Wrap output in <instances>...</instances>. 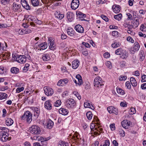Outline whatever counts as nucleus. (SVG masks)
Wrapping results in <instances>:
<instances>
[{"label": "nucleus", "instance_id": "nucleus-1", "mask_svg": "<svg viewBox=\"0 0 146 146\" xmlns=\"http://www.w3.org/2000/svg\"><path fill=\"white\" fill-rule=\"evenodd\" d=\"M32 114L30 111H27L21 117V119L24 120L28 123H30L32 121Z\"/></svg>", "mask_w": 146, "mask_h": 146}, {"label": "nucleus", "instance_id": "nucleus-2", "mask_svg": "<svg viewBox=\"0 0 146 146\" xmlns=\"http://www.w3.org/2000/svg\"><path fill=\"white\" fill-rule=\"evenodd\" d=\"M14 60L19 63H24L26 61L25 56V55H13Z\"/></svg>", "mask_w": 146, "mask_h": 146}, {"label": "nucleus", "instance_id": "nucleus-3", "mask_svg": "<svg viewBox=\"0 0 146 146\" xmlns=\"http://www.w3.org/2000/svg\"><path fill=\"white\" fill-rule=\"evenodd\" d=\"M31 133L33 135H38L39 134L41 129L40 127L37 125H33L30 128Z\"/></svg>", "mask_w": 146, "mask_h": 146}, {"label": "nucleus", "instance_id": "nucleus-4", "mask_svg": "<svg viewBox=\"0 0 146 146\" xmlns=\"http://www.w3.org/2000/svg\"><path fill=\"white\" fill-rule=\"evenodd\" d=\"M94 85L96 88H100L104 85L103 82L101 78L99 76L96 77L94 80Z\"/></svg>", "mask_w": 146, "mask_h": 146}, {"label": "nucleus", "instance_id": "nucleus-5", "mask_svg": "<svg viewBox=\"0 0 146 146\" xmlns=\"http://www.w3.org/2000/svg\"><path fill=\"white\" fill-rule=\"evenodd\" d=\"M9 134L6 132L5 131H0V139H1V140L3 142H5L7 140H10L11 138L9 137Z\"/></svg>", "mask_w": 146, "mask_h": 146}, {"label": "nucleus", "instance_id": "nucleus-6", "mask_svg": "<svg viewBox=\"0 0 146 146\" xmlns=\"http://www.w3.org/2000/svg\"><path fill=\"white\" fill-rule=\"evenodd\" d=\"M128 56V53L125 50L121 48H119V57L125 59Z\"/></svg>", "mask_w": 146, "mask_h": 146}, {"label": "nucleus", "instance_id": "nucleus-7", "mask_svg": "<svg viewBox=\"0 0 146 146\" xmlns=\"http://www.w3.org/2000/svg\"><path fill=\"white\" fill-rule=\"evenodd\" d=\"M75 104L74 100L72 98L67 100L65 104L66 106L68 108H72L75 105Z\"/></svg>", "mask_w": 146, "mask_h": 146}, {"label": "nucleus", "instance_id": "nucleus-8", "mask_svg": "<svg viewBox=\"0 0 146 146\" xmlns=\"http://www.w3.org/2000/svg\"><path fill=\"white\" fill-rule=\"evenodd\" d=\"M44 90L45 94L47 96H52L54 93L53 89L49 87L45 86Z\"/></svg>", "mask_w": 146, "mask_h": 146}, {"label": "nucleus", "instance_id": "nucleus-9", "mask_svg": "<svg viewBox=\"0 0 146 146\" xmlns=\"http://www.w3.org/2000/svg\"><path fill=\"white\" fill-rule=\"evenodd\" d=\"M48 44L49 46V48L52 50H54L56 48V46L54 40L51 37H49L48 39Z\"/></svg>", "mask_w": 146, "mask_h": 146}, {"label": "nucleus", "instance_id": "nucleus-10", "mask_svg": "<svg viewBox=\"0 0 146 146\" xmlns=\"http://www.w3.org/2000/svg\"><path fill=\"white\" fill-rule=\"evenodd\" d=\"M79 4V0H72L71 3V7L72 9L76 10L78 7Z\"/></svg>", "mask_w": 146, "mask_h": 146}, {"label": "nucleus", "instance_id": "nucleus-11", "mask_svg": "<svg viewBox=\"0 0 146 146\" xmlns=\"http://www.w3.org/2000/svg\"><path fill=\"white\" fill-rule=\"evenodd\" d=\"M69 80L67 78L61 79L57 83V85L59 86H64L68 83Z\"/></svg>", "mask_w": 146, "mask_h": 146}, {"label": "nucleus", "instance_id": "nucleus-12", "mask_svg": "<svg viewBox=\"0 0 146 146\" xmlns=\"http://www.w3.org/2000/svg\"><path fill=\"white\" fill-rule=\"evenodd\" d=\"M74 16V14L70 11L68 12L66 14V17L69 22H71L73 20Z\"/></svg>", "mask_w": 146, "mask_h": 146}, {"label": "nucleus", "instance_id": "nucleus-13", "mask_svg": "<svg viewBox=\"0 0 146 146\" xmlns=\"http://www.w3.org/2000/svg\"><path fill=\"white\" fill-rule=\"evenodd\" d=\"M56 17L59 20H61L64 17V14L59 11H56L54 13Z\"/></svg>", "mask_w": 146, "mask_h": 146}, {"label": "nucleus", "instance_id": "nucleus-14", "mask_svg": "<svg viewBox=\"0 0 146 146\" xmlns=\"http://www.w3.org/2000/svg\"><path fill=\"white\" fill-rule=\"evenodd\" d=\"M39 47L38 50H41L46 49L48 46L46 42H42L38 45Z\"/></svg>", "mask_w": 146, "mask_h": 146}, {"label": "nucleus", "instance_id": "nucleus-15", "mask_svg": "<svg viewBox=\"0 0 146 146\" xmlns=\"http://www.w3.org/2000/svg\"><path fill=\"white\" fill-rule=\"evenodd\" d=\"M130 121L127 120H123L121 122V125L125 128H128L130 125Z\"/></svg>", "mask_w": 146, "mask_h": 146}, {"label": "nucleus", "instance_id": "nucleus-16", "mask_svg": "<svg viewBox=\"0 0 146 146\" xmlns=\"http://www.w3.org/2000/svg\"><path fill=\"white\" fill-rule=\"evenodd\" d=\"M74 29L78 33H82L84 32V28L80 25H76Z\"/></svg>", "mask_w": 146, "mask_h": 146}, {"label": "nucleus", "instance_id": "nucleus-17", "mask_svg": "<svg viewBox=\"0 0 146 146\" xmlns=\"http://www.w3.org/2000/svg\"><path fill=\"white\" fill-rule=\"evenodd\" d=\"M50 53H45L42 55V59L44 61L49 60L50 59Z\"/></svg>", "mask_w": 146, "mask_h": 146}, {"label": "nucleus", "instance_id": "nucleus-18", "mask_svg": "<svg viewBox=\"0 0 146 146\" xmlns=\"http://www.w3.org/2000/svg\"><path fill=\"white\" fill-rule=\"evenodd\" d=\"M51 102V101L50 100L46 101L45 102L44 107L46 109L50 110L52 108Z\"/></svg>", "mask_w": 146, "mask_h": 146}, {"label": "nucleus", "instance_id": "nucleus-19", "mask_svg": "<svg viewBox=\"0 0 146 146\" xmlns=\"http://www.w3.org/2000/svg\"><path fill=\"white\" fill-rule=\"evenodd\" d=\"M84 106L85 108H91L92 110H94L95 108L92 104H91L89 101H87L85 102L84 104Z\"/></svg>", "mask_w": 146, "mask_h": 146}, {"label": "nucleus", "instance_id": "nucleus-20", "mask_svg": "<svg viewBox=\"0 0 146 146\" xmlns=\"http://www.w3.org/2000/svg\"><path fill=\"white\" fill-rule=\"evenodd\" d=\"M21 6L20 5H18L15 3H14L13 5L12 9L14 11L16 12L19 9H21Z\"/></svg>", "mask_w": 146, "mask_h": 146}, {"label": "nucleus", "instance_id": "nucleus-21", "mask_svg": "<svg viewBox=\"0 0 146 146\" xmlns=\"http://www.w3.org/2000/svg\"><path fill=\"white\" fill-rule=\"evenodd\" d=\"M134 45V46L133 47V48H131V49L130 51L135 52L139 50V45L138 42H135Z\"/></svg>", "mask_w": 146, "mask_h": 146}, {"label": "nucleus", "instance_id": "nucleus-22", "mask_svg": "<svg viewBox=\"0 0 146 146\" xmlns=\"http://www.w3.org/2000/svg\"><path fill=\"white\" fill-rule=\"evenodd\" d=\"M79 65V61L78 60H74L72 62V67L73 69L77 68Z\"/></svg>", "mask_w": 146, "mask_h": 146}, {"label": "nucleus", "instance_id": "nucleus-23", "mask_svg": "<svg viewBox=\"0 0 146 146\" xmlns=\"http://www.w3.org/2000/svg\"><path fill=\"white\" fill-rule=\"evenodd\" d=\"M53 122L50 119H48L46 122L47 127L49 129H51L53 127Z\"/></svg>", "mask_w": 146, "mask_h": 146}, {"label": "nucleus", "instance_id": "nucleus-24", "mask_svg": "<svg viewBox=\"0 0 146 146\" xmlns=\"http://www.w3.org/2000/svg\"><path fill=\"white\" fill-rule=\"evenodd\" d=\"M59 112L62 115H66L68 114V110L66 109L61 108L59 109Z\"/></svg>", "mask_w": 146, "mask_h": 146}, {"label": "nucleus", "instance_id": "nucleus-25", "mask_svg": "<svg viewBox=\"0 0 146 146\" xmlns=\"http://www.w3.org/2000/svg\"><path fill=\"white\" fill-rule=\"evenodd\" d=\"M13 123V120L10 118H8L6 120V124L8 126L12 125Z\"/></svg>", "mask_w": 146, "mask_h": 146}, {"label": "nucleus", "instance_id": "nucleus-26", "mask_svg": "<svg viewBox=\"0 0 146 146\" xmlns=\"http://www.w3.org/2000/svg\"><path fill=\"white\" fill-rule=\"evenodd\" d=\"M131 24L134 27V28H137L139 25V19H136L135 20H133L131 22Z\"/></svg>", "mask_w": 146, "mask_h": 146}, {"label": "nucleus", "instance_id": "nucleus-27", "mask_svg": "<svg viewBox=\"0 0 146 146\" xmlns=\"http://www.w3.org/2000/svg\"><path fill=\"white\" fill-rule=\"evenodd\" d=\"M79 136L78 135H77L76 136H73V140L76 142V143H77L78 144H80L81 143L82 141H83V139L81 138L79 139Z\"/></svg>", "mask_w": 146, "mask_h": 146}, {"label": "nucleus", "instance_id": "nucleus-28", "mask_svg": "<svg viewBox=\"0 0 146 146\" xmlns=\"http://www.w3.org/2000/svg\"><path fill=\"white\" fill-rule=\"evenodd\" d=\"M74 31L72 29H67L68 34L71 37H73L74 36Z\"/></svg>", "mask_w": 146, "mask_h": 146}, {"label": "nucleus", "instance_id": "nucleus-29", "mask_svg": "<svg viewBox=\"0 0 146 146\" xmlns=\"http://www.w3.org/2000/svg\"><path fill=\"white\" fill-rule=\"evenodd\" d=\"M19 69L16 67H13L11 69L12 73L17 74L19 72Z\"/></svg>", "mask_w": 146, "mask_h": 146}, {"label": "nucleus", "instance_id": "nucleus-30", "mask_svg": "<svg viewBox=\"0 0 146 146\" xmlns=\"http://www.w3.org/2000/svg\"><path fill=\"white\" fill-rule=\"evenodd\" d=\"M130 82L132 85L134 87L136 86L137 84V83L135 79L133 77H131L130 79Z\"/></svg>", "mask_w": 146, "mask_h": 146}, {"label": "nucleus", "instance_id": "nucleus-31", "mask_svg": "<svg viewBox=\"0 0 146 146\" xmlns=\"http://www.w3.org/2000/svg\"><path fill=\"white\" fill-rule=\"evenodd\" d=\"M58 146H69L68 143L66 142L60 141L59 142Z\"/></svg>", "mask_w": 146, "mask_h": 146}, {"label": "nucleus", "instance_id": "nucleus-32", "mask_svg": "<svg viewBox=\"0 0 146 146\" xmlns=\"http://www.w3.org/2000/svg\"><path fill=\"white\" fill-rule=\"evenodd\" d=\"M7 96V94L6 93L0 92V100H2L6 98Z\"/></svg>", "mask_w": 146, "mask_h": 146}, {"label": "nucleus", "instance_id": "nucleus-33", "mask_svg": "<svg viewBox=\"0 0 146 146\" xmlns=\"http://www.w3.org/2000/svg\"><path fill=\"white\" fill-rule=\"evenodd\" d=\"M39 139H38V141H40L41 142H43L45 141H47L50 139V137H48L46 138H44L42 137L39 136L38 137Z\"/></svg>", "mask_w": 146, "mask_h": 146}, {"label": "nucleus", "instance_id": "nucleus-34", "mask_svg": "<svg viewBox=\"0 0 146 146\" xmlns=\"http://www.w3.org/2000/svg\"><path fill=\"white\" fill-rule=\"evenodd\" d=\"M112 9L115 13H118L119 12L118 5H114L112 7Z\"/></svg>", "mask_w": 146, "mask_h": 146}, {"label": "nucleus", "instance_id": "nucleus-35", "mask_svg": "<svg viewBox=\"0 0 146 146\" xmlns=\"http://www.w3.org/2000/svg\"><path fill=\"white\" fill-rule=\"evenodd\" d=\"M31 3L34 7L38 6L39 5V1L38 0H31Z\"/></svg>", "mask_w": 146, "mask_h": 146}, {"label": "nucleus", "instance_id": "nucleus-36", "mask_svg": "<svg viewBox=\"0 0 146 146\" xmlns=\"http://www.w3.org/2000/svg\"><path fill=\"white\" fill-rule=\"evenodd\" d=\"M25 17L28 18V21H35V19L31 15H25Z\"/></svg>", "mask_w": 146, "mask_h": 146}, {"label": "nucleus", "instance_id": "nucleus-37", "mask_svg": "<svg viewBox=\"0 0 146 146\" xmlns=\"http://www.w3.org/2000/svg\"><path fill=\"white\" fill-rule=\"evenodd\" d=\"M86 116L88 120H90L92 119V113L91 111H88L86 113Z\"/></svg>", "mask_w": 146, "mask_h": 146}, {"label": "nucleus", "instance_id": "nucleus-38", "mask_svg": "<svg viewBox=\"0 0 146 146\" xmlns=\"http://www.w3.org/2000/svg\"><path fill=\"white\" fill-rule=\"evenodd\" d=\"M76 14L78 15V16L80 18H83L85 17H86V15L85 14L82 13L81 12H77Z\"/></svg>", "mask_w": 146, "mask_h": 146}, {"label": "nucleus", "instance_id": "nucleus-39", "mask_svg": "<svg viewBox=\"0 0 146 146\" xmlns=\"http://www.w3.org/2000/svg\"><path fill=\"white\" fill-rule=\"evenodd\" d=\"M31 109L34 112H38L40 113V109L36 107H31Z\"/></svg>", "mask_w": 146, "mask_h": 146}, {"label": "nucleus", "instance_id": "nucleus-40", "mask_svg": "<svg viewBox=\"0 0 146 146\" xmlns=\"http://www.w3.org/2000/svg\"><path fill=\"white\" fill-rule=\"evenodd\" d=\"M110 144V142L109 140L107 139L105 140L104 142L103 145H101L100 146H109Z\"/></svg>", "mask_w": 146, "mask_h": 146}, {"label": "nucleus", "instance_id": "nucleus-41", "mask_svg": "<svg viewBox=\"0 0 146 146\" xmlns=\"http://www.w3.org/2000/svg\"><path fill=\"white\" fill-rule=\"evenodd\" d=\"M114 108L113 106H110L107 108V110L110 113H112Z\"/></svg>", "mask_w": 146, "mask_h": 146}, {"label": "nucleus", "instance_id": "nucleus-42", "mask_svg": "<svg viewBox=\"0 0 146 146\" xmlns=\"http://www.w3.org/2000/svg\"><path fill=\"white\" fill-rule=\"evenodd\" d=\"M127 78V77L126 76L121 75L119 77V81H124Z\"/></svg>", "mask_w": 146, "mask_h": 146}, {"label": "nucleus", "instance_id": "nucleus-43", "mask_svg": "<svg viewBox=\"0 0 146 146\" xmlns=\"http://www.w3.org/2000/svg\"><path fill=\"white\" fill-rule=\"evenodd\" d=\"M61 103V101L60 100H58L56 102H55L54 106L55 107H58L60 105Z\"/></svg>", "mask_w": 146, "mask_h": 146}, {"label": "nucleus", "instance_id": "nucleus-44", "mask_svg": "<svg viewBox=\"0 0 146 146\" xmlns=\"http://www.w3.org/2000/svg\"><path fill=\"white\" fill-rule=\"evenodd\" d=\"M10 1V0H1V3L3 5H5L8 3Z\"/></svg>", "mask_w": 146, "mask_h": 146}, {"label": "nucleus", "instance_id": "nucleus-45", "mask_svg": "<svg viewBox=\"0 0 146 146\" xmlns=\"http://www.w3.org/2000/svg\"><path fill=\"white\" fill-rule=\"evenodd\" d=\"M23 87H18L17 88L16 90V92L18 93H19L23 91L24 90Z\"/></svg>", "mask_w": 146, "mask_h": 146}, {"label": "nucleus", "instance_id": "nucleus-46", "mask_svg": "<svg viewBox=\"0 0 146 146\" xmlns=\"http://www.w3.org/2000/svg\"><path fill=\"white\" fill-rule=\"evenodd\" d=\"M105 64L108 68H109L110 69L111 68L112 66L111 63L110 62L107 61L106 62Z\"/></svg>", "mask_w": 146, "mask_h": 146}, {"label": "nucleus", "instance_id": "nucleus-47", "mask_svg": "<svg viewBox=\"0 0 146 146\" xmlns=\"http://www.w3.org/2000/svg\"><path fill=\"white\" fill-rule=\"evenodd\" d=\"M5 72L4 68L2 66H0V74H3Z\"/></svg>", "mask_w": 146, "mask_h": 146}, {"label": "nucleus", "instance_id": "nucleus-48", "mask_svg": "<svg viewBox=\"0 0 146 146\" xmlns=\"http://www.w3.org/2000/svg\"><path fill=\"white\" fill-rule=\"evenodd\" d=\"M120 106L123 107H125L127 106V104L125 101L121 102L120 103Z\"/></svg>", "mask_w": 146, "mask_h": 146}, {"label": "nucleus", "instance_id": "nucleus-49", "mask_svg": "<svg viewBox=\"0 0 146 146\" xmlns=\"http://www.w3.org/2000/svg\"><path fill=\"white\" fill-rule=\"evenodd\" d=\"M140 30L142 31H146V27L145 26L143 25L142 24L140 28Z\"/></svg>", "mask_w": 146, "mask_h": 146}, {"label": "nucleus", "instance_id": "nucleus-50", "mask_svg": "<svg viewBox=\"0 0 146 146\" xmlns=\"http://www.w3.org/2000/svg\"><path fill=\"white\" fill-rule=\"evenodd\" d=\"M130 111L131 114H135L136 111L135 108H131L130 109Z\"/></svg>", "mask_w": 146, "mask_h": 146}, {"label": "nucleus", "instance_id": "nucleus-51", "mask_svg": "<svg viewBox=\"0 0 146 146\" xmlns=\"http://www.w3.org/2000/svg\"><path fill=\"white\" fill-rule=\"evenodd\" d=\"M119 135L122 137L124 136L125 135L124 131L122 129H119Z\"/></svg>", "mask_w": 146, "mask_h": 146}, {"label": "nucleus", "instance_id": "nucleus-52", "mask_svg": "<svg viewBox=\"0 0 146 146\" xmlns=\"http://www.w3.org/2000/svg\"><path fill=\"white\" fill-rule=\"evenodd\" d=\"M103 56L104 58H108L110 57V54L108 52H106L104 54Z\"/></svg>", "mask_w": 146, "mask_h": 146}, {"label": "nucleus", "instance_id": "nucleus-53", "mask_svg": "<svg viewBox=\"0 0 146 146\" xmlns=\"http://www.w3.org/2000/svg\"><path fill=\"white\" fill-rule=\"evenodd\" d=\"M100 127H98V128H95L94 130H95L98 131L99 133L100 134L103 131V129L102 128H99Z\"/></svg>", "mask_w": 146, "mask_h": 146}, {"label": "nucleus", "instance_id": "nucleus-54", "mask_svg": "<svg viewBox=\"0 0 146 146\" xmlns=\"http://www.w3.org/2000/svg\"><path fill=\"white\" fill-rule=\"evenodd\" d=\"M118 32L116 31H114L112 32V35L113 36L115 37H117Z\"/></svg>", "mask_w": 146, "mask_h": 146}, {"label": "nucleus", "instance_id": "nucleus-55", "mask_svg": "<svg viewBox=\"0 0 146 146\" xmlns=\"http://www.w3.org/2000/svg\"><path fill=\"white\" fill-rule=\"evenodd\" d=\"M74 93L79 100H80L81 99V96L80 95V94L78 93V92H74Z\"/></svg>", "mask_w": 146, "mask_h": 146}, {"label": "nucleus", "instance_id": "nucleus-56", "mask_svg": "<svg viewBox=\"0 0 146 146\" xmlns=\"http://www.w3.org/2000/svg\"><path fill=\"white\" fill-rule=\"evenodd\" d=\"M126 86L128 89H130L131 88V86L129 81H127L125 83Z\"/></svg>", "mask_w": 146, "mask_h": 146}, {"label": "nucleus", "instance_id": "nucleus-57", "mask_svg": "<svg viewBox=\"0 0 146 146\" xmlns=\"http://www.w3.org/2000/svg\"><path fill=\"white\" fill-rule=\"evenodd\" d=\"M101 17L106 22L108 21H109L108 18L104 15H101Z\"/></svg>", "mask_w": 146, "mask_h": 146}, {"label": "nucleus", "instance_id": "nucleus-58", "mask_svg": "<svg viewBox=\"0 0 146 146\" xmlns=\"http://www.w3.org/2000/svg\"><path fill=\"white\" fill-rule=\"evenodd\" d=\"M25 5V6H24L23 7H24L25 9L27 10H30L31 9V7L28 3H27Z\"/></svg>", "mask_w": 146, "mask_h": 146}, {"label": "nucleus", "instance_id": "nucleus-59", "mask_svg": "<svg viewBox=\"0 0 146 146\" xmlns=\"http://www.w3.org/2000/svg\"><path fill=\"white\" fill-rule=\"evenodd\" d=\"M25 30L19 29V33L20 35H25Z\"/></svg>", "mask_w": 146, "mask_h": 146}, {"label": "nucleus", "instance_id": "nucleus-60", "mask_svg": "<svg viewBox=\"0 0 146 146\" xmlns=\"http://www.w3.org/2000/svg\"><path fill=\"white\" fill-rule=\"evenodd\" d=\"M109 28L110 29H118V27L114 25H110L109 27Z\"/></svg>", "mask_w": 146, "mask_h": 146}, {"label": "nucleus", "instance_id": "nucleus-61", "mask_svg": "<svg viewBox=\"0 0 146 146\" xmlns=\"http://www.w3.org/2000/svg\"><path fill=\"white\" fill-rule=\"evenodd\" d=\"M125 94V91L119 88V94L121 95H123Z\"/></svg>", "mask_w": 146, "mask_h": 146}, {"label": "nucleus", "instance_id": "nucleus-62", "mask_svg": "<svg viewBox=\"0 0 146 146\" xmlns=\"http://www.w3.org/2000/svg\"><path fill=\"white\" fill-rule=\"evenodd\" d=\"M40 113L34 112V116L35 117V119H36L38 117Z\"/></svg>", "mask_w": 146, "mask_h": 146}, {"label": "nucleus", "instance_id": "nucleus-63", "mask_svg": "<svg viewBox=\"0 0 146 146\" xmlns=\"http://www.w3.org/2000/svg\"><path fill=\"white\" fill-rule=\"evenodd\" d=\"M142 79L141 81L142 82H145L146 81V75H143L142 76Z\"/></svg>", "mask_w": 146, "mask_h": 146}, {"label": "nucleus", "instance_id": "nucleus-64", "mask_svg": "<svg viewBox=\"0 0 146 146\" xmlns=\"http://www.w3.org/2000/svg\"><path fill=\"white\" fill-rule=\"evenodd\" d=\"M141 87L143 90L145 89L146 88V83L142 84L141 85Z\"/></svg>", "mask_w": 146, "mask_h": 146}]
</instances>
